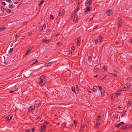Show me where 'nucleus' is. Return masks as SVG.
Returning <instances> with one entry per match:
<instances>
[{"instance_id":"1","label":"nucleus","mask_w":132,"mask_h":132,"mask_svg":"<svg viewBox=\"0 0 132 132\" xmlns=\"http://www.w3.org/2000/svg\"><path fill=\"white\" fill-rule=\"evenodd\" d=\"M44 76H42L38 79V80L39 81V85L40 86H43L45 84V81L44 80Z\"/></svg>"},{"instance_id":"2","label":"nucleus","mask_w":132,"mask_h":132,"mask_svg":"<svg viewBox=\"0 0 132 132\" xmlns=\"http://www.w3.org/2000/svg\"><path fill=\"white\" fill-rule=\"evenodd\" d=\"M48 122L46 121L45 123L41 125V130L40 132H44V130L46 129V126L47 125Z\"/></svg>"},{"instance_id":"3","label":"nucleus","mask_w":132,"mask_h":132,"mask_svg":"<svg viewBox=\"0 0 132 132\" xmlns=\"http://www.w3.org/2000/svg\"><path fill=\"white\" fill-rule=\"evenodd\" d=\"M130 85L129 84L127 83L125 86L124 88H121V91H123L125 90H127L130 87Z\"/></svg>"},{"instance_id":"4","label":"nucleus","mask_w":132,"mask_h":132,"mask_svg":"<svg viewBox=\"0 0 132 132\" xmlns=\"http://www.w3.org/2000/svg\"><path fill=\"white\" fill-rule=\"evenodd\" d=\"M92 0H86L85 3V5L87 7H88L90 5L92 4Z\"/></svg>"},{"instance_id":"5","label":"nucleus","mask_w":132,"mask_h":132,"mask_svg":"<svg viewBox=\"0 0 132 132\" xmlns=\"http://www.w3.org/2000/svg\"><path fill=\"white\" fill-rule=\"evenodd\" d=\"M106 15L108 16H111L113 14L112 10L110 9L108 11H106Z\"/></svg>"},{"instance_id":"6","label":"nucleus","mask_w":132,"mask_h":132,"mask_svg":"<svg viewBox=\"0 0 132 132\" xmlns=\"http://www.w3.org/2000/svg\"><path fill=\"white\" fill-rule=\"evenodd\" d=\"M92 9V7H87L86 8V10L85 11V12L86 14H87L88 12H90L91 9Z\"/></svg>"},{"instance_id":"7","label":"nucleus","mask_w":132,"mask_h":132,"mask_svg":"<svg viewBox=\"0 0 132 132\" xmlns=\"http://www.w3.org/2000/svg\"><path fill=\"white\" fill-rule=\"evenodd\" d=\"M12 117V115L8 116L6 118V121H10L11 120Z\"/></svg>"},{"instance_id":"8","label":"nucleus","mask_w":132,"mask_h":132,"mask_svg":"<svg viewBox=\"0 0 132 132\" xmlns=\"http://www.w3.org/2000/svg\"><path fill=\"white\" fill-rule=\"evenodd\" d=\"M120 91L119 90L116 93H114V96L116 97H118L120 94Z\"/></svg>"},{"instance_id":"9","label":"nucleus","mask_w":132,"mask_h":132,"mask_svg":"<svg viewBox=\"0 0 132 132\" xmlns=\"http://www.w3.org/2000/svg\"><path fill=\"white\" fill-rule=\"evenodd\" d=\"M35 109V107L34 106H31L29 108V110L30 112H32Z\"/></svg>"},{"instance_id":"10","label":"nucleus","mask_w":132,"mask_h":132,"mask_svg":"<svg viewBox=\"0 0 132 132\" xmlns=\"http://www.w3.org/2000/svg\"><path fill=\"white\" fill-rule=\"evenodd\" d=\"M119 23H118L117 24L118 27H120L121 26V24L122 23V20L121 19H120L119 20Z\"/></svg>"},{"instance_id":"11","label":"nucleus","mask_w":132,"mask_h":132,"mask_svg":"<svg viewBox=\"0 0 132 132\" xmlns=\"http://www.w3.org/2000/svg\"><path fill=\"white\" fill-rule=\"evenodd\" d=\"M32 49V48L31 47H30L28 48L27 51H26L25 54H24V56H26L27 55L29 52L31 51Z\"/></svg>"},{"instance_id":"12","label":"nucleus","mask_w":132,"mask_h":132,"mask_svg":"<svg viewBox=\"0 0 132 132\" xmlns=\"http://www.w3.org/2000/svg\"><path fill=\"white\" fill-rule=\"evenodd\" d=\"M124 124V123L123 122H120L118 124H117L116 126V127H118L119 126H122Z\"/></svg>"},{"instance_id":"13","label":"nucleus","mask_w":132,"mask_h":132,"mask_svg":"<svg viewBox=\"0 0 132 132\" xmlns=\"http://www.w3.org/2000/svg\"><path fill=\"white\" fill-rule=\"evenodd\" d=\"M77 45L76 46H78L80 45V37H79L77 39Z\"/></svg>"},{"instance_id":"14","label":"nucleus","mask_w":132,"mask_h":132,"mask_svg":"<svg viewBox=\"0 0 132 132\" xmlns=\"http://www.w3.org/2000/svg\"><path fill=\"white\" fill-rule=\"evenodd\" d=\"M42 42L48 44L49 43V41L48 40H46L44 39L42 40Z\"/></svg>"},{"instance_id":"15","label":"nucleus","mask_w":132,"mask_h":132,"mask_svg":"<svg viewBox=\"0 0 132 132\" xmlns=\"http://www.w3.org/2000/svg\"><path fill=\"white\" fill-rule=\"evenodd\" d=\"M92 90L93 92H94V93L96 92L97 90L96 86H94L93 87V89Z\"/></svg>"},{"instance_id":"16","label":"nucleus","mask_w":132,"mask_h":132,"mask_svg":"<svg viewBox=\"0 0 132 132\" xmlns=\"http://www.w3.org/2000/svg\"><path fill=\"white\" fill-rule=\"evenodd\" d=\"M85 126V125L84 124H81V126L80 127V130H81V131H82L83 130Z\"/></svg>"},{"instance_id":"17","label":"nucleus","mask_w":132,"mask_h":132,"mask_svg":"<svg viewBox=\"0 0 132 132\" xmlns=\"http://www.w3.org/2000/svg\"><path fill=\"white\" fill-rule=\"evenodd\" d=\"M126 128H127V129L132 128V124L127 125L126 126Z\"/></svg>"},{"instance_id":"18","label":"nucleus","mask_w":132,"mask_h":132,"mask_svg":"<svg viewBox=\"0 0 132 132\" xmlns=\"http://www.w3.org/2000/svg\"><path fill=\"white\" fill-rule=\"evenodd\" d=\"M100 38L99 40V42L100 43H101L102 42V37L101 36V35H99V36Z\"/></svg>"},{"instance_id":"19","label":"nucleus","mask_w":132,"mask_h":132,"mask_svg":"<svg viewBox=\"0 0 132 132\" xmlns=\"http://www.w3.org/2000/svg\"><path fill=\"white\" fill-rule=\"evenodd\" d=\"M101 94L102 96H104V90H101Z\"/></svg>"},{"instance_id":"20","label":"nucleus","mask_w":132,"mask_h":132,"mask_svg":"<svg viewBox=\"0 0 132 132\" xmlns=\"http://www.w3.org/2000/svg\"><path fill=\"white\" fill-rule=\"evenodd\" d=\"M107 68L106 67L104 66L102 69V71L104 72L107 69Z\"/></svg>"},{"instance_id":"21","label":"nucleus","mask_w":132,"mask_h":132,"mask_svg":"<svg viewBox=\"0 0 132 132\" xmlns=\"http://www.w3.org/2000/svg\"><path fill=\"white\" fill-rule=\"evenodd\" d=\"M42 104L40 103H38L36 105V107L38 108Z\"/></svg>"},{"instance_id":"22","label":"nucleus","mask_w":132,"mask_h":132,"mask_svg":"<svg viewBox=\"0 0 132 132\" xmlns=\"http://www.w3.org/2000/svg\"><path fill=\"white\" fill-rule=\"evenodd\" d=\"M39 29L40 30L42 31L44 29L43 27L42 26H40L39 28Z\"/></svg>"},{"instance_id":"23","label":"nucleus","mask_w":132,"mask_h":132,"mask_svg":"<svg viewBox=\"0 0 132 132\" xmlns=\"http://www.w3.org/2000/svg\"><path fill=\"white\" fill-rule=\"evenodd\" d=\"M77 16H75V17L74 18L73 21L75 22H77L76 21L77 19Z\"/></svg>"},{"instance_id":"24","label":"nucleus","mask_w":132,"mask_h":132,"mask_svg":"<svg viewBox=\"0 0 132 132\" xmlns=\"http://www.w3.org/2000/svg\"><path fill=\"white\" fill-rule=\"evenodd\" d=\"M7 12L9 13H10L11 12V10L10 9H4Z\"/></svg>"},{"instance_id":"25","label":"nucleus","mask_w":132,"mask_h":132,"mask_svg":"<svg viewBox=\"0 0 132 132\" xmlns=\"http://www.w3.org/2000/svg\"><path fill=\"white\" fill-rule=\"evenodd\" d=\"M15 7V6L13 4H12L11 5H9V8H13Z\"/></svg>"},{"instance_id":"26","label":"nucleus","mask_w":132,"mask_h":132,"mask_svg":"<svg viewBox=\"0 0 132 132\" xmlns=\"http://www.w3.org/2000/svg\"><path fill=\"white\" fill-rule=\"evenodd\" d=\"M31 129H26L25 132H30Z\"/></svg>"},{"instance_id":"27","label":"nucleus","mask_w":132,"mask_h":132,"mask_svg":"<svg viewBox=\"0 0 132 132\" xmlns=\"http://www.w3.org/2000/svg\"><path fill=\"white\" fill-rule=\"evenodd\" d=\"M53 62H54L52 61V62H48V63H46V64L45 65L46 66H48V64H52V63Z\"/></svg>"},{"instance_id":"28","label":"nucleus","mask_w":132,"mask_h":132,"mask_svg":"<svg viewBox=\"0 0 132 132\" xmlns=\"http://www.w3.org/2000/svg\"><path fill=\"white\" fill-rule=\"evenodd\" d=\"M92 60V57L91 56H90L88 58V61L89 62H91Z\"/></svg>"},{"instance_id":"29","label":"nucleus","mask_w":132,"mask_h":132,"mask_svg":"<svg viewBox=\"0 0 132 132\" xmlns=\"http://www.w3.org/2000/svg\"><path fill=\"white\" fill-rule=\"evenodd\" d=\"M109 74L111 75H112L114 76V77H115L117 76V75L116 74H113L112 73H110Z\"/></svg>"},{"instance_id":"30","label":"nucleus","mask_w":132,"mask_h":132,"mask_svg":"<svg viewBox=\"0 0 132 132\" xmlns=\"http://www.w3.org/2000/svg\"><path fill=\"white\" fill-rule=\"evenodd\" d=\"M38 62L37 60L33 62V63L32 64H36L38 63Z\"/></svg>"},{"instance_id":"31","label":"nucleus","mask_w":132,"mask_h":132,"mask_svg":"<svg viewBox=\"0 0 132 132\" xmlns=\"http://www.w3.org/2000/svg\"><path fill=\"white\" fill-rule=\"evenodd\" d=\"M128 104H129V106H132L131 102L130 101H128Z\"/></svg>"},{"instance_id":"32","label":"nucleus","mask_w":132,"mask_h":132,"mask_svg":"<svg viewBox=\"0 0 132 132\" xmlns=\"http://www.w3.org/2000/svg\"><path fill=\"white\" fill-rule=\"evenodd\" d=\"M127 128L126 127V126H123L122 127H121V129L122 130H123L124 129H126Z\"/></svg>"},{"instance_id":"33","label":"nucleus","mask_w":132,"mask_h":132,"mask_svg":"<svg viewBox=\"0 0 132 132\" xmlns=\"http://www.w3.org/2000/svg\"><path fill=\"white\" fill-rule=\"evenodd\" d=\"M63 13H62V11H60L59 12V15L60 16H62V15Z\"/></svg>"},{"instance_id":"34","label":"nucleus","mask_w":132,"mask_h":132,"mask_svg":"<svg viewBox=\"0 0 132 132\" xmlns=\"http://www.w3.org/2000/svg\"><path fill=\"white\" fill-rule=\"evenodd\" d=\"M44 2V0H42V1H41V2L39 4V6H40Z\"/></svg>"},{"instance_id":"35","label":"nucleus","mask_w":132,"mask_h":132,"mask_svg":"<svg viewBox=\"0 0 132 132\" xmlns=\"http://www.w3.org/2000/svg\"><path fill=\"white\" fill-rule=\"evenodd\" d=\"M101 116L99 114H98L97 117V119L98 120H100V119Z\"/></svg>"},{"instance_id":"36","label":"nucleus","mask_w":132,"mask_h":132,"mask_svg":"<svg viewBox=\"0 0 132 132\" xmlns=\"http://www.w3.org/2000/svg\"><path fill=\"white\" fill-rule=\"evenodd\" d=\"M98 39H94V40L95 42V43L96 44H97V43L98 41Z\"/></svg>"},{"instance_id":"37","label":"nucleus","mask_w":132,"mask_h":132,"mask_svg":"<svg viewBox=\"0 0 132 132\" xmlns=\"http://www.w3.org/2000/svg\"><path fill=\"white\" fill-rule=\"evenodd\" d=\"M5 28V27H4L1 28H0V31H2V30L4 29Z\"/></svg>"},{"instance_id":"38","label":"nucleus","mask_w":132,"mask_h":132,"mask_svg":"<svg viewBox=\"0 0 132 132\" xmlns=\"http://www.w3.org/2000/svg\"><path fill=\"white\" fill-rule=\"evenodd\" d=\"M50 18L52 20H53L54 18V17L53 15H51Z\"/></svg>"},{"instance_id":"39","label":"nucleus","mask_w":132,"mask_h":132,"mask_svg":"<svg viewBox=\"0 0 132 132\" xmlns=\"http://www.w3.org/2000/svg\"><path fill=\"white\" fill-rule=\"evenodd\" d=\"M98 87H99V90H100V91L101 90H103L102 87L100 86H98Z\"/></svg>"},{"instance_id":"40","label":"nucleus","mask_w":132,"mask_h":132,"mask_svg":"<svg viewBox=\"0 0 132 132\" xmlns=\"http://www.w3.org/2000/svg\"><path fill=\"white\" fill-rule=\"evenodd\" d=\"M72 90L73 92H75V88L72 87Z\"/></svg>"},{"instance_id":"41","label":"nucleus","mask_w":132,"mask_h":132,"mask_svg":"<svg viewBox=\"0 0 132 132\" xmlns=\"http://www.w3.org/2000/svg\"><path fill=\"white\" fill-rule=\"evenodd\" d=\"M13 50V48H10V51H9V53H11L12 51Z\"/></svg>"},{"instance_id":"42","label":"nucleus","mask_w":132,"mask_h":132,"mask_svg":"<svg viewBox=\"0 0 132 132\" xmlns=\"http://www.w3.org/2000/svg\"><path fill=\"white\" fill-rule=\"evenodd\" d=\"M32 34V32L31 31H30V32H29L28 33V35L29 36H30Z\"/></svg>"},{"instance_id":"43","label":"nucleus","mask_w":132,"mask_h":132,"mask_svg":"<svg viewBox=\"0 0 132 132\" xmlns=\"http://www.w3.org/2000/svg\"><path fill=\"white\" fill-rule=\"evenodd\" d=\"M43 27V28L44 29V30L45 29V28H46V25L45 24H44L43 26H42Z\"/></svg>"},{"instance_id":"44","label":"nucleus","mask_w":132,"mask_h":132,"mask_svg":"<svg viewBox=\"0 0 132 132\" xmlns=\"http://www.w3.org/2000/svg\"><path fill=\"white\" fill-rule=\"evenodd\" d=\"M99 126V125L97 123L96 124V128L97 129Z\"/></svg>"},{"instance_id":"45","label":"nucleus","mask_w":132,"mask_h":132,"mask_svg":"<svg viewBox=\"0 0 132 132\" xmlns=\"http://www.w3.org/2000/svg\"><path fill=\"white\" fill-rule=\"evenodd\" d=\"M73 123L74 124L76 125L77 123V121L76 120H74L73 121Z\"/></svg>"},{"instance_id":"46","label":"nucleus","mask_w":132,"mask_h":132,"mask_svg":"<svg viewBox=\"0 0 132 132\" xmlns=\"http://www.w3.org/2000/svg\"><path fill=\"white\" fill-rule=\"evenodd\" d=\"M6 0L7 2H8L9 3H11L12 2V1L11 0Z\"/></svg>"},{"instance_id":"47","label":"nucleus","mask_w":132,"mask_h":132,"mask_svg":"<svg viewBox=\"0 0 132 132\" xmlns=\"http://www.w3.org/2000/svg\"><path fill=\"white\" fill-rule=\"evenodd\" d=\"M114 118H116V119H117L118 118V115L117 114H116L115 115Z\"/></svg>"},{"instance_id":"48","label":"nucleus","mask_w":132,"mask_h":132,"mask_svg":"<svg viewBox=\"0 0 132 132\" xmlns=\"http://www.w3.org/2000/svg\"><path fill=\"white\" fill-rule=\"evenodd\" d=\"M1 3L4 6H5L6 5V4L5 2H2Z\"/></svg>"},{"instance_id":"49","label":"nucleus","mask_w":132,"mask_h":132,"mask_svg":"<svg viewBox=\"0 0 132 132\" xmlns=\"http://www.w3.org/2000/svg\"><path fill=\"white\" fill-rule=\"evenodd\" d=\"M125 113L124 112H123V113L122 114V115H121V117H123V116L125 115Z\"/></svg>"},{"instance_id":"50","label":"nucleus","mask_w":132,"mask_h":132,"mask_svg":"<svg viewBox=\"0 0 132 132\" xmlns=\"http://www.w3.org/2000/svg\"><path fill=\"white\" fill-rule=\"evenodd\" d=\"M4 7H1V10L2 11H4Z\"/></svg>"},{"instance_id":"51","label":"nucleus","mask_w":132,"mask_h":132,"mask_svg":"<svg viewBox=\"0 0 132 132\" xmlns=\"http://www.w3.org/2000/svg\"><path fill=\"white\" fill-rule=\"evenodd\" d=\"M75 48L74 47V46H73L72 47V50L73 51V50H75Z\"/></svg>"},{"instance_id":"52","label":"nucleus","mask_w":132,"mask_h":132,"mask_svg":"<svg viewBox=\"0 0 132 132\" xmlns=\"http://www.w3.org/2000/svg\"><path fill=\"white\" fill-rule=\"evenodd\" d=\"M98 69H97V68H96V69H95L94 70V71H95V72H96V71H98Z\"/></svg>"},{"instance_id":"53","label":"nucleus","mask_w":132,"mask_h":132,"mask_svg":"<svg viewBox=\"0 0 132 132\" xmlns=\"http://www.w3.org/2000/svg\"><path fill=\"white\" fill-rule=\"evenodd\" d=\"M37 118L38 119H41V117L40 116H38Z\"/></svg>"},{"instance_id":"54","label":"nucleus","mask_w":132,"mask_h":132,"mask_svg":"<svg viewBox=\"0 0 132 132\" xmlns=\"http://www.w3.org/2000/svg\"><path fill=\"white\" fill-rule=\"evenodd\" d=\"M106 76H105L103 77L101 79V80H102L103 79H105L106 77Z\"/></svg>"},{"instance_id":"55","label":"nucleus","mask_w":132,"mask_h":132,"mask_svg":"<svg viewBox=\"0 0 132 132\" xmlns=\"http://www.w3.org/2000/svg\"><path fill=\"white\" fill-rule=\"evenodd\" d=\"M62 13H64L65 12V10H64V9L62 11Z\"/></svg>"},{"instance_id":"56","label":"nucleus","mask_w":132,"mask_h":132,"mask_svg":"<svg viewBox=\"0 0 132 132\" xmlns=\"http://www.w3.org/2000/svg\"><path fill=\"white\" fill-rule=\"evenodd\" d=\"M59 35V33H58L57 34H56L55 35V36H58Z\"/></svg>"},{"instance_id":"57","label":"nucleus","mask_w":132,"mask_h":132,"mask_svg":"<svg viewBox=\"0 0 132 132\" xmlns=\"http://www.w3.org/2000/svg\"><path fill=\"white\" fill-rule=\"evenodd\" d=\"M97 26H95L94 27V29H95L97 28Z\"/></svg>"},{"instance_id":"58","label":"nucleus","mask_w":132,"mask_h":132,"mask_svg":"<svg viewBox=\"0 0 132 132\" xmlns=\"http://www.w3.org/2000/svg\"><path fill=\"white\" fill-rule=\"evenodd\" d=\"M76 89L78 88V86L77 85H76Z\"/></svg>"},{"instance_id":"59","label":"nucleus","mask_w":132,"mask_h":132,"mask_svg":"<svg viewBox=\"0 0 132 132\" xmlns=\"http://www.w3.org/2000/svg\"><path fill=\"white\" fill-rule=\"evenodd\" d=\"M115 44H116L117 45V44H118V42H115Z\"/></svg>"},{"instance_id":"60","label":"nucleus","mask_w":132,"mask_h":132,"mask_svg":"<svg viewBox=\"0 0 132 132\" xmlns=\"http://www.w3.org/2000/svg\"><path fill=\"white\" fill-rule=\"evenodd\" d=\"M118 108H119L120 109V108H121V107L120 105H119V106H118Z\"/></svg>"},{"instance_id":"61","label":"nucleus","mask_w":132,"mask_h":132,"mask_svg":"<svg viewBox=\"0 0 132 132\" xmlns=\"http://www.w3.org/2000/svg\"><path fill=\"white\" fill-rule=\"evenodd\" d=\"M130 41L131 43L132 44V39H130Z\"/></svg>"},{"instance_id":"62","label":"nucleus","mask_w":132,"mask_h":132,"mask_svg":"<svg viewBox=\"0 0 132 132\" xmlns=\"http://www.w3.org/2000/svg\"><path fill=\"white\" fill-rule=\"evenodd\" d=\"M14 92L13 91H10L9 92L10 93H13V92Z\"/></svg>"},{"instance_id":"63","label":"nucleus","mask_w":132,"mask_h":132,"mask_svg":"<svg viewBox=\"0 0 132 132\" xmlns=\"http://www.w3.org/2000/svg\"><path fill=\"white\" fill-rule=\"evenodd\" d=\"M17 36H18V34H16L15 35V37H16Z\"/></svg>"},{"instance_id":"64","label":"nucleus","mask_w":132,"mask_h":132,"mask_svg":"<svg viewBox=\"0 0 132 132\" xmlns=\"http://www.w3.org/2000/svg\"><path fill=\"white\" fill-rule=\"evenodd\" d=\"M34 128H33L32 129V132H33L34 131Z\"/></svg>"}]
</instances>
